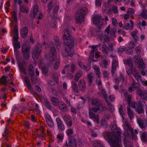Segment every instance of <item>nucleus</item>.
<instances>
[{"label":"nucleus","mask_w":147,"mask_h":147,"mask_svg":"<svg viewBox=\"0 0 147 147\" xmlns=\"http://www.w3.org/2000/svg\"><path fill=\"white\" fill-rule=\"evenodd\" d=\"M127 112L128 117L130 120H131L133 118L134 113L133 111L131 110L129 107H127Z\"/></svg>","instance_id":"obj_28"},{"label":"nucleus","mask_w":147,"mask_h":147,"mask_svg":"<svg viewBox=\"0 0 147 147\" xmlns=\"http://www.w3.org/2000/svg\"><path fill=\"white\" fill-rule=\"evenodd\" d=\"M137 122L140 128L143 130H145V127L143 121L140 118L137 119Z\"/></svg>","instance_id":"obj_30"},{"label":"nucleus","mask_w":147,"mask_h":147,"mask_svg":"<svg viewBox=\"0 0 147 147\" xmlns=\"http://www.w3.org/2000/svg\"><path fill=\"white\" fill-rule=\"evenodd\" d=\"M110 57L113 59L112 62V72L113 74L115 73L117 68L118 66L117 57L116 56L111 55Z\"/></svg>","instance_id":"obj_14"},{"label":"nucleus","mask_w":147,"mask_h":147,"mask_svg":"<svg viewBox=\"0 0 147 147\" xmlns=\"http://www.w3.org/2000/svg\"><path fill=\"white\" fill-rule=\"evenodd\" d=\"M41 46L42 45L38 43L37 47L33 49L32 55L34 59H37L38 58L41 52V50L39 49V48H40Z\"/></svg>","instance_id":"obj_13"},{"label":"nucleus","mask_w":147,"mask_h":147,"mask_svg":"<svg viewBox=\"0 0 147 147\" xmlns=\"http://www.w3.org/2000/svg\"><path fill=\"white\" fill-rule=\"evenodd\" d=\"M32 82L33 84H38L39 82V79H38L37 77H33L31 78Z\"/></svg>","instance_id":"obj_48"},{"label":"nucleus","mask_w":147,"mask_h":147,"mask_svg":"<svg viewBox=\"0 0 147 147\" xmlns=\"http://www.w3.org/2000/svg\"><path fill=\"white\" fill-rule=\"evenodd\" d=\"M71 87L73 92L75 93L78 92V90L76 83L74 82H72Z\"/></svg>","instance_id":"obj_31"},{"label":"nucleus","mask_w":147,"mask_h":147,"mask_svg":"<svg viewBox=\"0 0 147 147\" xmlns=\"http://www.w3.org/2000/svg\"><path fill=\"white\" fill-rule=\"evenodd\" d=\"M13 46L14 48L20 49V43L18 42H13Z\"/></svg>","instance_id":"obj_54"},{"label":"nucleus","mask_w":147,"mask_h":147,"mask_svg":"<svg viewBox=\"0 0 147 147\" xmlns=\"http://www.w3.org/2000/svg\"><path fill=\"white\" fill-rule=\"evenodd\" d=\"M66 133L68 136L71 135L73 134V130L71 129H68L66 131Z\"/></svg>","instance_id":"obj_64"},{"label":"nucleus","mask_w":147,"mask_h":147,"mask_svg":"<svg viewBox=\"0 0 147 147\" xmlns=\"http://www.w3.org/2000/svg\"><path fill=\"white\" fill-rule=\"evenodd\" d=\"M51 101L53 105L54 106L59 105V99L55 97H51Z\"/></svg>","instance_id":"obj_32"},{"label":"nucleus","mask_w":147,"mask_h":147,"mask_svg":"<svg viewBox=\"0 0 147 147\" xmlns=\"http://www.w3.org/2000/svg\"><path fill=\"white\" fill-rule=\"evenodd\" d=\"M51 50L49 54V58L50 61H54L57 59V54L55 49L53 45L51 42L49 43Z\"/></svg>","instance_id":"obj_9"},{"label":"nucleus","mask_w":147,"mask_h":147,"mask_svg":"<svg viewBox=\"0 0 147 147\" xmlns=\"http://www.w3.org/2000/svg\"><path fill=\"white\" fill-rule=\"evenodd\" d=\"M131 86L136 90H138L137 93L142 98L146 100L147 99V92L146 91H142L139 89L140 87V84L139 83H135L134 82L131 84Z\"/></svg>","instance_id":"obj_7"},{"label":"nucleus","mask_w":147,"mask_h":147,"mask_svg":"<svg viewBox=\"0 0 147 147\" xmlns=\"http://www.w3.org/2000/svg\"><path fill=\"white\" fill-rule=\"evenodd\" d=\"M123 128L124 130V135L125 136L123 139V144L125 147H134L132 145L130 144L127 139L130 138L131 137L133 140L136 141L137 140V136L134 133L133 129L130 127L128 123H125L123 125Z\"/></svg>","instance_id":"obj_4"},{"label":"nucleus","mask_w":147,"mask_h":147,"mask_svg":"<svg viewBox=\"0 0 147 147\" xmlns=\"http://www.w3.org/2000/svg\"><path fill=\"white\" fill-rule=\"evenodd\" d=\"M120 131H114L113 133H107L104 138L109 142L112 147H122Z\"/></svg>","instance_id":"obj_3"},{"label":"nucleus","mask_w":147,"mask_h":147,"mask_svg":"<svg viewBox=\"0 0 147 147\" xmlns=\"http://www.w3.org/2000/svg\"><path fill=\"white\" fill-rule=\"evenodd\" d=\"M7 77L5 76H3L0 78V84L6 85L9 81L7 79Z\"/></svg>","instance_id":"obj_26"},{"label":"nucleus","mask_w":147,"mask_h":147,"mask_svg":"<svg viewBox=\"0 0 147 147\" xmlns=\"http://www.w3.org/2000/svg\"><path fill=\"white\" fill-rule=\"evenodd\" d=\"M78 86L79 89L82 92H84L86 88V84L84 80L81 79L80 80Z\"/></svg>","instance_id":"obj_20"},{"label":"nucleus","mask_w":147,"mask_h":147,"mask_svg":"<svg viewBox=\"0 0 147 147\" xmlns=\"http://www.w3.org/2000/svg\"><path fill=\"white\" fill-rule=\"evenodd\" d=\"M135 50L136 53L139 56L140 54L141 51L140 47L139 46L135 48Z\"/></svg>","instance_id":"obj_62"},{"label":"nucleus","mask_w":147,"mask_h":147,"mask_svg":"<svg viewBox=\"0 0 147 147\" xmlns=\"http://www.w3.org/2000/svg\"><path fill=\"white\" fill-rule=\"evenodd\" d=\"M123 62L125 64L127 65L130 67L133 66V60L131 58H129L127 59L123 60Z\"/></svg>","instance_id":"obj_29"},{"label":"nucleus","mask_w":147,"mask_h":147,"mask_svg":"<svg viewBox=\"0 0 147 147\" xmlns=\"http://www.w3.org/2000/svg\"><path fill=\"white\" fill-rule=\"evenodd\" d=\"M44 104L46 107L50 110L52 109V106L50 103L47 99H45L44 101Z\"/></svg>","instance_id":"obj_39"},{"label":"nucleus","mask_w":147,"mask_h":147,"mask_svg":"<svg viewBox=\"0 0 147 147\" xmlns=\"http://www.w3.org/2000/svg\"><path fill=\"white\" fill-rule=\"evenodd\" d=\"M60 65V61L58 59L56 62L54 66V68L56 69H57Z\"/></svg>","instance_id":"obj_59"},{"label":"nucleus","mask_w":147,"mask_h":147,"mask_svg":"<svg viewBox=\"0 0 147 147\" xmlns=\"http://www.w3.org/2000/svg\"><path fill=\"white\" fill-rule=\"evenodd\" d=\"M99 110L103 111V109H100V108H96L94 107L89 109V117L90 119H93L94 121L96 122L97 123H98L99 122V116L94 113H96Z\"/></svg>","instance_id":"obj_6"},{"label":"nucleus","mask_w":147,"mask_h":147,"mask_svg":"<svg viewBox=\"0 0 147 147\" xmlns=\"http://www.w3.org/2000/svg\"><path fill=\"white\" fill-rule=\"evenodd\" d=\"M122 106L121 105L119 108V112L120 115L121 116L122 118L123 119H124L123 115L124 114V113L123 110Z\"/></svg>","instance_id":"obj_52"},{"label":"nucleus","mask_w":147,"mask_h":147,"mask_svg":"<svg viewBox=\"0 0 147 147\" xmlns=\"http://www.w3.org/2000/svg\"><path fill=\"white\" fill-rule=\"evenodd\" d=\"M82 72H79L77 73L75 77V80L76 81H78L80 78L82 76Z\"/></svg>","instance_id":"obj_51"},{"label":"nucleus","mask_w":147,"mask_h":147,"mask_svg":"<svg viewBox=\"0 0 147 147\" xmlns=\"http://www.w3.org/2000/svg\"><path fill=\"white\" fill-rule=\"evenodd\" d=\"M28 34V30L26 27L23 28L20 30V34L21 36L24 38L26 37Z\"/></svg>","instance_id":"obj_24"},{"label":"nucleus","mask_w":147,"mask_h":147,"mask_svg":"<svg viewBox=\"0 0 147 147\" xmlns=\"http://www.w3.org/2000/svg\"><path fill=\"white\" fill-rule=\"evenodd\" d=\"M102 51L105 54L107 53L109 51L108 47L106 44H104L102 45Z\"/></svg>","instance_id":"obj_45"},{"label":"nucleus","mask_w":147,"mask_h":147,"mask_svg":"<svg viewBox=\"0 0 147 147\" xmlns=\"http://www.w3.org/2000/svg\"><path fill=\"white\" fill-rule=\"evenodd\" d=\"M79 65L80 66L81 68L85 69L86 71L90 70L91 69V67L89 65L86 66L82 64L81 63H79Z\"/></svg>","instance_id":"obj_42"},{"label":"nucleus","mask_w":147,"mask_h":147,"mask_svg":"<svg viewBox=\"0 0 147 147\" xmlns=\"http://www.w3.org/2000/svg\"><path fill=\"white\" fill-rule=\"evenodd\" d=\"M86 8L83 7L79 9L75 14V20L76 23L81 24L84 21Z\"/></svg>","instance_id":"obj_5"},{"label":"nucleus","mask_w":147,"mask_h":147,"mask_svg":"<svg viewBox=\"0 0 147 147\" xmlns=\"http://www.w3.org/2000/svg\"><path fill=\"white\" fill-rule=\"evenodd\" d=\"M93 147H105L101 141H94L93 142Z\"/></svg>","instance_id":"obj_27"},{"label":"nucleus","mask_w":147,"mask_h":147,"mask_svg":"<svg viewBox=\"0 0 147 147\" xmlns=\"http://www.w3.org/2000/svg\"><path fill=\"white\" fill-rule=\"evenodd\" d=\"M130 23L127 22L124 23V26L123 28L125 30H132L134 27L133 22L130 20Z\"/></svg>","instance_id":"obj_22"},{"label":"nucleus","mask_w":147,"mask_h":147,"mask_svg":"<svg viewBox=\"0 0 147 147\" xmlns=\"http://www.w3.org/2000/svg\"><path fill=\"white\" fill-rule=\"evenodd\" d=\"M24 81L28 88L29 90L31 89L32 86L31 85L28 78L26 77H25L24 78Z\"/></svg>","instance_id":"obj_40"},{"label":"nucleus","mask_w":147,"mask_h":147,"mask_svg":"<svg viewBox=\"0 0 147 147\" xmlns=\"http://www.w3.org/2000/svg\"><path fill=\"white\" fill-rule=\"evenodd\" d=\"M101 17L100 14L94 15L93 16L92 21L94 24L99 26V30L96 32L98 37L102 42H109L110 40V38L108 35V34H110L111 38L113 39L116 38L115 33L116 30L114 28H113L110 30V26L109 25L105 30V34L103 35L102 32L100 30V26H102L103 24V19L101 18Z\"/></svg>","instance_id":"obj_1"},{"label":"nucleus","mask_w":147,"mask_h":147,"mask_svg":"<svg viewBox=\"0 0 147 147\" xmlns=\"http://www.w3.org/2000/svg\"><path fill=\"white\" fill-rule=\"evenodd\" d=\"M30 48L27 45L24 44L22 46V53L25 59H29L30 55Z\"/></svg>","instance_id":"obj_10"},{"label":"nucleus","mask_w":147,"mask_h":147,"mask_svg":"<svg viewBox=\"0 0 147 147\" xmlns=\"http://www.w3.org/2000/svg\"><path fill=\"white\" fill-rule=\"evenodd\" d=\"M93 68L94 70L95 73L97 74V76L100 78L101 76L100 70L98 66L94 65Z\"/></svg>","instance_id":"obj_33"},{"label":"nucleus","mask_w":147,"mask_h":147,"mask_svg":"<svg viewBox=\"0 0 147 147\" xmlns=\"http://www.w3.org/2000/svg\"><path fill=\"white\" fill-rule=\"evenodd\" d=\"M98 94L99 96H103L104 98L106 100L107 104L108 105L109 108L110 109V110L113 111L114 110V107L113 105L111 104L110 102L108 101V96L106 93L105 90L104 89H102L100 90L98 92Z\"/></svg>","instance_id":"obj_11"},{"label":"nucleus","mask_w":147,"mask_h":147,"mask_svg":"<svg viewBox=\"0 0 147 147\" xmlns=\"http://www.w3.org/2000/svg\"><path fill=\"white\" fill-rule=\"evenodd\" d=\"M62 118L68 127H71L72 124L71 117L69 115H65L63 116Z\"/></svg>","instance_id":"obj_16"},{"label":"nucleus","mask_w":147,"mask_h":147,"mask_svg":"<svg viewBox=\"0 0 147 147\" xmlns=\"http://www.w3.org/2000/svg\"><path fill=\"white\" fill-rule=\"evenodd\" d=\"M141 16L144 18H147V10L143 9L142 12L141 13Z\"/></svg>","instance_id":"obj_50"},{"label":"nucleus","mask_w":147,"mask_h":147,"mask_svg":"<svg viewBox=\"0 0 147 147\" xmlns=\"http://www.w3.org/2000/svg\"><path fill=\"white\" fill-rule=\"evenodd\" d=\"M101 47V45L99 44L97 45H90L89 46V48H90L92 50L90 51V55L88 59V61L90 62H97L98 60L94 59V53L98 51L97 48H100Z\"/></svg>","instance_id":"obj_8"},{"label":"nucleus","mask_w":147,"mask_h":147,"mask_svg":"<svg viewBox=\"0 0 147 147\" xmlns=\"http://www.w3.org/2000/svg\"><path fill=\"white\" fill-rule=\"evenodd\" d=\"M138 32L136 30H134L131 33L132 37L134 38L135 41H137L138 39Z\"/></svg>","instance_id":"obj_34"},{"label":"nucleus","mask_w":147,"mask_h":147,"mask_svg":"<svg viewBox=\"0 0 147 147\" xmlns=\"http://www.w3.org/2000/svg\"><path fill=\"white\" fill-rule=\"evenodd\" d=\"M45 117L46 121L52 119L50 115L48 113H46L45 115Z\"/></svg>","instance_id":"obj_60"},{"label":"nucleus","mask_w":147,"mask_h":147,"mask_svg":"<svg viewBox=\"0 0 147 147\" xmlns=\"http://www.w3.org/2000/svg\"><path fill=\"white\" fill-rule=\"evenodd\" d=\"M46 122L49 127H53L54 126V123L52 119L46 121Z\"/></svg>","instance_id":"obj_53"},{"label":"nucleus","mask_w":147,"mask_h":147,"mask_svg":"<svg viewBox=\"0 0 147 147\" xmlns=\"http://www.w3.org/2000/svg\"><path fill=\"white\" fill-rule=\"evenodd\" d=\"M59 107L60 111L63 112H67L68 110L66 105L63 102H61L59 105Z\"/></svg>","instance_id":"obj_25"},{"label":"nucleus","mask_w":147,"mask_h":147,"mask_svg":"<svg viewBox=\"0 0 147 147\" xmlns=\"http://www.w3.org/2000/svg\"><path fill=\"white\" fill-rule=\"evenodd\" d=\"M93 76V74H89L87 76V78L88 80V81L89 86H90L92 84V79Z\"/></svg>","instance_id":"obj_41"},{"label":"nucleus","mask_w":147,"mask_h":147,"mask_svg":"<svg viewBox=\"0 0 147 147\" xmlns=\"http://www.w3.org/2000/svg\"><path fill=\"white\" fill-rule=\"evenodd\" d=\"M110 117V116L109 114L105 115L104 117L102 118L101 121V124L102 125L106 126L107 124V120Z\"/></svg>","instance_id":"obj_23"},{"label":"nucleus","mask_w":147,"mask_h":147,"mask_svg":"<svg viewBox=\"0 0 147 147\" xmlns=\"http://www.w3.org/2000/svg\"><path fill=\"white\" fill-rule=\"evenodd\" d=\"M39 67L41 69L42 71L46 74L49 71L48 65H45L42 61H40L38 64Z\"/></svg>","instance_id":"obj_19"},{"label":"nucleus","mask_w":147,"mask_h":147,"mask_svg":"<svg viewBox=\"0 0 147 147\" xmlns=\"http://www.w3.org/2000/svg\"><path fill=\"white\" fill-rule=\"evenodd\" d=\"M64 135L63 133H59L57 135V138L59 142L62 141L63 139Z\"/></svg>","instance_id":"obj_46"},{"label":"nucleus","mask_w":147,"mask_h":147,"mask_svg":"<svg viewBox=\"0 0 147 147\" xmlns=\"http://www.w3.org/2000/svg\"><path fill=\"white\" fill-rule=\"evenodd\" d=\"M65 144L67 147H76V141L74 139H71L69 138L68 141L67 140L66 141Z\"/></svg>","instance_id":"obj_18"},{"label":"nucleus","mask_w":147,"mask_h":147,"mask_svg":"<svg viewBox=\"0 0 147 147\" xmlns=\"http://www.w3.org/2000/svg\"><path fill=\"white\" fill-rule=\"evenodd\" d=\"M92 104L97 107V108H100V109H103V110L105 109L102 105L100 104V101L98 99H93L91 101Z\"/></svg>","instance_id":"obj_21"},{"label":"nucleus","mask_w":147,"mask_h":147,"mask_svg":"<svg viewBox=\"0 0 147 147\" xmlns=\"http://www.w3.org/2000/svg\"><path fill=\"white\" fill-rule=\"evenodd\" d=\"M57 125L58 128L61 131H63L65 129V126L63 123L58 124Z\"/></svg>","instance_id":"obj_56"},{"label":"nucleus","mask_w":147,"mask_h":147,"mask_svg":"<svg viewBox=\"0 0 147 147\" xmlns=\"http://www.w3.org/2000/svg\"><path fill=\"white\" fill-rule=\"evenodd\" d=\"M136 72L137 71L136 69H131V68H127L126 69V71L127 74L129 75H130L132 74V73L133 71Z\"/></svg>","instance_id":"obj_44"},{"label":"nucleus","mask_w":147,"mask_h":147,"mask_svg":"<svg viewBox=\"0 0 147 147\" xmlns=\"http://www.w3.org/2000/svg\"><path fill=\"white\" fill-rule=\"evenodd\" d=\"M136 45V43L134 42L133 41H131L129 43V47L132 49L134 48Z\"/></svg>","instance_id":"obj_58"},{"label":"nucleus","mask_w":147,"mask_h":147,"mask_svg":"<svg viewBox=\"0 0 147 147\" xmlns=\"http://www.w3.org/2000/svg\"><path fill=\"white\" fill-rule=\"evenodd\" d=\"M108 63V61L107 60H104L102 61V63H101L100 64V65L102 67L106 68L107 67Z\"/></svg>","instance_id":"obj_49"},{"label":"nucleus","mask_w":147,"mask_h":147,"mask_svg":"<svg viewBox=\"0 0 147 147\" xmlns=\"http://www.w3.org/2000/svg\"><path fill=\"white\" fill-rule=\"evenodd\" d=\"M40 130L41 132V136L42 137H44V128L43 126L41 125L40 126Z\"/></svg>","instance_id":"obj_57"},{"label":"nucleus","mask_w":147,"mask_h":147,"mask_svg":"<svg viewBox=\"0 0 147 147\" xmlns=\"http://www.w3.org/2000/svg\"><path fill=\"white\" fill-rule=\"evenodd\" d=\"M68 29H67L64 32L63 35V43L66 46L65 52L62 54L64 57L71 56L73 55L74 53L73 45L74 39L70 34V32L69 30H71V29L74 30H75V28L73 27L69 26Z\"/></svg>","instance_id":"obj_2"},{"label":"nucleus","mask_w":147,"mask_h":147,"mask_svg":"<svg viewBox=\"0 0 147 147\" xmlns=\"http://www.w3.org/2000/svg\"><path fill=\"white\" fill-rule=\"evenodd\" d=\"M62 118L68 127H71L72 124L71 117L69 115H65L63 116Z\"/></svg>","instance_id":"obj_17"},{"label":"nucleus","mask_w":147,"mask_h":147,"mask_svg":"<svg viewBox=\"0 0 147 147\" xmlns=\"http://www.w3.org/2000/svg\"><path fill=\"white\" fill-rule=\"evenodd\" d=\"M7 30L4 28H2L0 30V34L2 35H4L7 33Z\"/></svg>","instance_id":"obj_61"},{"label":"nucleus","mask_w":147,"mask_h":147,"mask_svg":"<svg viewBox=\"0 0 147 147\" xmlns=\"http://www.w3.org/2000/svg\"><path fill=\"white\" fill-rule=\"evenodd\" d=\"M134 76L136 80H138L140 79V80L141 79H141V76L139 73L138 72L136 73L135 75H134Z\"/></svg>","instance_id":"obj_55"},{"label":"nucleus","mask_w":147,"mask_h":147,"mask_svg":"<svg viewBox=\"0 0 147 147\" xmlns=\"http://www.w3.org/2000/svg\"><path fill=\"white\" fill-rule=\"evenodd\" d=\"M132 107L134 108L136 111L138 113H141L144 112V110L142 108L143 106L140 103L136 102H133L131 104Z\"/></svg>","instance_id":"obj_15"},{"label":"nucleus","mask_w":147,"mask_h":147,"mask_svg":"<svg viewBox=\"0 0 147 147\" xmlns=\"http://www.w3.org/2000/svg\"><path fill=\"white\" fill-rule=\"evenodd\" d=\"M54 40L57 48L59 49L60 47V42L58 37L56 36H55L54 37Z\"/></svg>","instance_id":"obj_37"},{"label":"nucleus","mask_w":147,"mask_h":147,"mask_svg":"<svg viewBox=\"0 0 147 147\" xmlns=\"http://www.w3.org/2000/svg\"><path fill=\"white\" fill-rule=\"evenodd\" d=\"M140 138L142 140L143 142L147 141V133L144 132L142 133L140 135Z\"/></svg>","instance_id":"obj_35"},{"label":"nucleus","mask_w":147,"mask_h":147,"mask_svg":"<svg viewBox=\"0 0 147 147\" xmlns=\"http://www.w3.org/2000/svg\"><path fill=\"white\" fill-rule=\"evenodd\" d=\"M121 80H122L123 83H126V81L124 79L123 76L122 74L120 75L119 77L117 79H116L115 80V82L116 83H119Z\"/></svg>","instance_id":"obj_36"},{"label":"nucleus","mask_w":147,"mask_h":147,"mask_svg":"<svg viewBox=\"0 0 147 147\" xmlns=\"http://www.w3.org/2000/svg\"><path fill=\"white\" fill-rule=\"evenodd\" d=\"M13 33L15 35H18V30L17 26L15 25L14 26Z\"/></svg>","instance_id":"obj_63"},{"label":"nucleus","mask_w":147,"mask_h":147,"mask_svg":"<svg viewBox=\"0 0 147 147\" xmlns=\"http://www.w3.org/2000/svg\"><path fill=\"white\" fill-rule=\"evenodd\" d=\"M134 60L135 62L137 63L138 67L140 69H144L145 68L146 65L142 59H139L138 56L135 55L134 57Z\"/></svg>","instance_id":"obj_12"},{"label":"nucleus","mask_w":147,"mask_h":147,"mask_svg":"<svg viewBox=\"0 0 147 147\" xmlns=\"http://www.w3.org/2000/svg\"><path fill=\"white\" fill-rule=\"evenodd\" d=\"M21 4H22L18 5L20 6V11L26 13L28 12L29 10L28 9L26 8L25 7L21 5Z\"/></svg>","instance_id":"obj_38"},{"label":"nucleus","mask_w":147,"mask_h":147,"mask_svg":"<svg viewBox=\"0 0 147 147\" xmlns=\"http://www.w3.org/2000/svg\"><path fill=\"white\" fill-rule=\"evenodd\" d=\"M12 20L14 22H16L17 21V14L15 11H13L12 13Z\"/></svg>","instance_id":"obj_47"},{"label":"nucleus","mask_w":147,"mask_h":147,"mask_svg":"<svg viewBox=\"0 0 147 147\" xmlns=\"http://www.w3.org/2000/svg\"><path fill=\"white\" fill-rule=\"evenodd\" d=\"M38 11V7L37 5H35L33 7V16L32 17L34 18Z\"/></svg>","instance_id":"obj_43"}]
</instances>
